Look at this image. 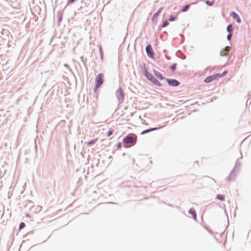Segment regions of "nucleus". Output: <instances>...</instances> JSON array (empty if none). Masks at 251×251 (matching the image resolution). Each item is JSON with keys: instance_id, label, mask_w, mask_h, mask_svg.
<instances>
[{"instance_id": "1", "label": "nucleus", "mask_w": 251, "mask_h": 251, "mask_svg": "<svg viewBox=\"0 0 251 251\" xmlns=\"http://www.w3.org/2000/svg\"><path fill=\"white\" fill-rule=\"evenodd\" d=\"M227 74L226 71H224L222 74H216L213 75L209 76L205 78L204 81L206 83H209L214 80H218L220 78L224 76Z\"/></svg>"}, {"instance_id": "2", "label": "nucleus", "mask_w": 251, "mask_h": 251, "mask_svg": "<svg viewBox=\"0 0 251 251\" xmlns=\"http://www.w3.org/2000/svg\"><path fill=\"white\" fill-rule=\"evenodd\" d=\"M137 136L134 134H130L123 139V142L126 144L134 145L137 142Z\"/></svg>"}, {"instance_id": "3", "label": "nucleus", "mask_w": 251, "mask_h": 251, "mask_svg": "<svg viewBox=\"0 0 251 251\" xmlns=\"http://www.w3.org/2000/svg\"><path fill=\"white\" fill-rule=\"evenodd\" d=\"M104 75L102 74H99L95 78L96 85L94 87V91L97 90L103 84L104 81Z\"/></svg>"}, {"instance_id": "4", "label": "nucleus", "mask_w": 251, "mask_h": 251, "mask_svg": "<svg viewBox=\"0 0 251 251\" xmlns=\"http://www.w3.org/2000/svg\"><path fill=\"white\" fill-rule=\"evenodd\" d=\"M144 75L153 84L158 86H160L161 85V83L153 76V75L148 72L147 70L144 72Z\"/></svg>"}, {"instance_id": "5", "label": "nucleus", "mask_w": 251, "mask_h": 251, "mask_svg": "<svg viewBox=\"0 0 251 251\" xmlns=\"http://www.w3.org/2000/svg\"><path fill=\"white\" fill-rule=\"evenodd\" d=\"M116 95L119 101L120 102H122L125 98L124 92L123 88H119L116 93Z\"/></svg>"}, {"instance_id": "6", "label": "nucleus", "mask_w": 251, "mask_h": 251, "mask_svg": "<svg viewBox=\"0 0 251 251\" xmlns=\"http://www.w3.org/2000/svg\"><path fill=\"white\" fill-rule=\"evenodd\" d=\"M148 55L151 58H153L154 52L151 45H148L146 48Z\"/></svg>"}, {"instance_id": "7", "label": "nucleus", "mask_w": 251, "mask_h": 251, "mask_svg": "<svg viewBox=\"0 0 251 251\" xmlns=\"http://www.w3.org/2000/svg\"><path fill=\"white\" fill-rule=\"evenodd\" d=\"M167 82H168L169 84L173 86H178L179 84V82L176 80V79H167Z\"/></svg>"}, {"instance_id": "8", "label": "nucleus", "mask_w": 251, "mask_h": 251, "mask_svg": "<svg viewBox=\"0 0 251 251\" xmlns=\"http://www.w3.org/2000/svg\"><path fill=\"white\" fill-rule=\"evenodd\" d=\"M230 47L228 46H226L225 49L222 50L221 51V55L222 56H226L228 54V52L230 50Z\"/></svg>"}, {"instance_id": "9", "label": "nucleus", "mask_w": 251, "mask_h": 251, "mask_svg": "<svg viewBox=\"0 0 251 251\" xmlns=\"http://www.w3.org/2000/svg\"><path fill=\"white\" fill-rule=\"evenodd\" d=\"M231 15L233 17L234 19H236L238 23H240L241 22V20L235 12H232L231 13Z\"/></svg>"}, {"instance_id": "10", "label": "nucleus", "mask_w": 251, "mask_h": 251, "mask_svg": "<svg viewBox=\"0 0 251 251\" xmlns=\"http://www.w3.org/2000/svg\"><path fill=\"white\" fill-rule=\"evenodd\" d=\"M163 9V7H161L158 10L157 12H156L154 14V15H153L152 16V19L153 21L155 20V19H156L158 17V16H159V15L160 14L161 11H162Z\"/></svg>"}, {"instance_id": "11", "label": "nucleus", "mask_w": 251, "mask_h": 251, "mask_svg": "<svg viewBox=\"0 0 251 251\" xmlns=\"http://www.w3.org/2000/svg\"><path fill=\"white\" fill-rule=\"evenodd\" d=\"M154 75L157 78H158L159 79L163 80L164 79V77H163L162 75H161V74L160 72L154 71Z\"/></svg>"}, {"instance_id": "12", "label": "nucleus", "mask_w": 251, "mask_h": 251, "mask_svg": "<svg viewBox=\"0 0 251 251\" xmlns=\"http://www.w3.org/2000/svg\"><path fill=\"white\" fill-rule=\"evenodd\" d=\"M189 213L193 216V217L194 218V219H196L197 214H196V212L194 209H190L189 211Z\"/></svg>"}, {"instance_id": "13", "label": "nucleus", "mask_w": 251, "mask_h": 251, "mask_svg": "<svg viewBox=\"0 0 251 251\" xmlns=\"http://www.w3.org/2000/svg\"><path fill=\"white\" fill-rule=\"evenodd\" d=\"M158 128H156V127H154V128H151V129H147V130H145L144 131H143L142 132H141V134H146L147 133H148L150 131H153V130H157L158 129Z\"/></svg>"}, {"instance_id": "14", "label": "nucleus", "mask_w": 251, "mask_h": 251, "mask_svg": "<svg viewBox=\"0 0 251 251\" xmlns=\"http://www.w3.org/2000/svg\"><path fill=\"white\" fill-rule=\"evenodd\" d=\"M98 140V138H96L93 140H92L91 141H90V142H89L87 143V146H91V145L95 144L97 142Z\"/></svg>"}, {"instance_id": "15", "label": "nucleus", "mask_w": 251, "mask_h": 251, "mask_svg": "<svg viewBox=\"0 0 251 251\" xmlns=\"http://www.w3.org/2000/svg\"><path fill=\"white\" fill-rule=\"evenodd\" d=\"M217 198L221 201H224L225 200V196L224 195L218 194L217 196Z\"/></svg>"}, {"instance_id": "16", "label": "nucleus", "mask_w": 251, "mask_h": 251, "mask_svg": "<svg viewBox=\"0 0 251 251\" xmlns=\"http://www.w3.org/2000/svg\"><path fill=\"white\" fill-rule=\"evenodd\" d=\"M190 7V5L187 4L185 5L181 10V11L184 12L187 10V9Z\"/></svg>"}, {"instance_id": "17", "label": "nucleus", "mask_w": 251, "mask_h": 251, "mask_svg": "<svg viewBox=\"0 0 251 251\" xmlns=\"http://www.w3.org/2000/svg\"><path fill=\"white\" fill-rule=\"evenodd\" d=\"M232 26L231 25H229L227 26V31L228 32H231V31H232Z\"/></svg>"}, {"instance_id": "18", "label": "nucleus", "mask_w": 251, "mask_h": 251, "mask_svg": "<svg viewBox=\"0 0 251 251\" xmlns=\"http://www.w3.org/2000/svg\"><path fill=\"white\" fill-rule=\"evenodd\" d=\"M25 226V224L24 223H21L19 225V229L21 230L23 229Z\"/></svg>"}, {"instance_id": "19", "label": "nucleus", "mask_w": 251, "mask_h": 251, "mask_svg": "<svg viewBox=\"0 0 251 251\" xmlns=\"http://www.w3.org/2000/svg\"><path fill=\"white\" fill-rule=\"evenodd\" d=\"M206 3L209 6H212L214 4V1H210L209 0H207L206 1Z\"/></svg>"}, {"instance_id": "20", "label": "nucleus", "mask_w": 251, "mask_h": 251, "mask_svg": "<svg viewBox=\"0 0 251 251\" xmlns=\"http://www.w3.org/2000/svg\"><path fill=\"white\" fill-rule=\"evenodd\" d=\"M168 25H169L168 22L167 21H165L162 24V27H165L167 26Z\"/></svg>"}, {"instance_id": "21", "label": "nucleus", "mask_w": 251, "mask_h": 251, "mask_svg": "<svg viewBox=\"0 0 251 251\" xmlns=\"http://www.w3.org/2000/svg\"><path fill=\"white\" fill-rule=\"evenodd\" d=\"M176 17L173 16H171L169 19V20L170 21H174L176 20Z\"/></svg>"}, {"instance_id": "22", "label": "nucleus", "mask_w": 251, "mask_h": 251, "mask_svg": "<svg viewBox=\"0 0 251 251\" xmlns=\"http://www.w3.org/2000/svg\"><path fill=\"white\" fill-rule=\"evenodd\" d=\"M232 36V34L231 33H229L227 36V39L228 41H229L231 39Z\"/></svg>"}, {"instance_id": "23", "label": "nucleus", "mask_w": 251, "mask_h": 251, "mask_svg": "<svg viewBox=\"0 0 251 251\" xmlns=\"http://www.w3.org/2000/svg\"><path fill=\"white\" fill-rule=\"evenodd\" d=\"M113 133V131L112 130H109L108 133H107V136L109 137L110 136H111Z\"/></svg>"}, {"instance_id": "24", "label": "nucleus", "mask_w": 251, "mask_h": 251, "mask_svg": "<svg viewBox=\"0 0 251 251\" xmlns=\"http://www.w3.org/2000/svg\"><path fill=\"white\" fill-rule=\"evenodd\" d=\"M176 65L175 64L171 66V68L172 70V71L175 70V69H176Z\"/></svg>"}, {"instance_id": "25", "label": "nucleus", "mask_w": 251, "mask_h": 251, "mask_svg": "<svg viewBox=\"0 0 251 251\" xmlns=\"http://www.w3.org/2000/svg\"><path fill=\"white\" fill-rule=\"evenodd\" d=\"M117 147H118V148H120L121 147V143H118V145H117Z\"/></svg>"}, {"instance_id": "26", "label": "nucleus", "mask_w": 251, "mask_h": 251, "mask_svg": "<svg viewBox=\"0 0 251 251\" xmlns=\"http://www.w3.org/2000/svg\"><path fill=\"white\" fill-rule=\"evenodd\" d=\"M75 0H69V2L70 3H73V2L75 1Z\"/></svg>"}]
</instances>
